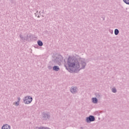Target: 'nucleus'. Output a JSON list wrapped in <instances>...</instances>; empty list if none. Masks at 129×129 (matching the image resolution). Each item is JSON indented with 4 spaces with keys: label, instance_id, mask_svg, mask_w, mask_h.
<instances>
[{
    "label": "nucleus",
    "instance_id": "obj_14",
    "mask_svg": "<svg viewBox=\"0 0 129 129\" xmlns=\"http://www.w3.org/2000/svg\"><path fill=\"white\" fill-rule=\"evenodd\" d=\"M123 3H124V4H126V5H129V0H122Z\"/></svg>",
    "mask_w": 129,
    "mask_h": 129
},
{
    "label": "nucleus",
    "instance_id": "obj_4",
    "mask_svg": "<svg viewBox=\"0 0 129 129\" xmlns=\"http://www.w3.org/2000/svg\"><path fill=\"white\" fill-rule=\"evenodd\" d=\"M70 91L72 94H76V93H78V88L76 86H72L71 87Z\"/></svg>",
    "mask_w": 129,
    "mask_h": 129
},
{
    "label": "nucleus",
    "instance_id": "obj_6",
    "mask_svg": "<svg viewBox=\"0 0 129 129\" xmlns=\"http://www.w3.org/2000/svg\"><path fill=\"white\" fill-rule=\"evenodd\" d=\"M2 129H11V125H9V124H4L3 125Z\"/></svg>",
    "mask_w": 129,
    "mask_h": 129
},
{
    "label": "nucleus",
    "instance_id": "obj_1",
    "mask_svg": "<svg viewBox=\"0 0 129 129\" xmlns=\"http://www.w3.org/2000/svg\"><path fill=\"white\" fill-rule=\"evenodd\" d=\"M67 64L68 67L66 64H64V66L71 73H78L80 70L85 69L87 65L86 60L80 56H78L76 59L69 56Z\"/></svg>",
    "mask_w": 129,
    "mask_h": 129
},
{
    "label": "nucleus",
    "instance_id": "obj_18",
    "mask_svg": "<svg viewBox=\"0 0 129 129\" xmlns=\"http://www.w3.org/2000/svg\"><path fill=\"white\" fill-rule=\"evenodd\" d=\"M48 69H49V70H51V69H52V66H48Z\"/></svg>",
    "mask_w": 129,
    "mask_h": 129
},
{
    "label": "nucleus",
    "instance_id": "obj_20",
    "mask_svg": "<svg viewBox=\"0 0 129 129\" xmlns=\"http://www.w3.org/2000/svg\"><path fill=\"white\" fill-rule=\"evenodd\" d=\"M37 16V18H40V15L38 14Z\"/></svg>",
    "mask_w": 129,
    "mask_h": 129
},
{
    "label": "nucleus",
    "instance_id": "obj_17",
    "mask_svg": "<svg viewBox=\"0 0 129 129\" xmlns=\"http://www.w3.org/2000/svg\"><path fill=\"white\" fill-rule=\"evenodd\" d=\"M109 33H110V34H113V30H112V29H109Z\"/></svg>",
    "mask_w": 129,
    "mask_h": 129
},
{
    "label": "nucleus",
    "instance_id": "obj_2",
    "mask_svg": "<svg viewBox=\"0 0 129 129\" xmlns=\"http://www.w3.org/2000/svg\"><path fill=\"white\" fill-rule=\"evenodd\" d=\"M23 101L25 104H30L33 101V98L30 96H27L24 98Z\"/></svg>",
    "mask_w": 129,
    "mask_h": 129
},
{
    "label": "nucleus",
    "instance_id": "obj_5",
    "mask_svg": "<svg viewBox=\"0 0 129 129\" xmlns=\"http://www.w3.org/2000/svg\"><path fill=\"white\" fill-rule=\"evenodd\" d=\"M95 120V117L94 116L90 115L89 117H87L86 118V121L87 123H89L92 121H94Z\"/></svg>",
    "mask_w": 129,
    "mask_h": 129
},
{
    "label": "nucleus",
    "instance_id": "obj_15",
    "mask_svg": "<svg viewBox=\"0 0 129 129\" xmlns=\"http://www.w3.org/2000/svg\"><path fill=\"white\" fill-rule=\"evenodd\" d=\"M19 37H20V39H21V40H22V41H24L25 40V38H24V37L23 36V35L22 34H20L19 35Z\"/></svg>",
    "mask_w": 129,
    "mask_h": 129
},
{
    "label": "nucleus",
    "instance_id": "obj_7",
    "mask_svg": "<svg viewBox=\"0 0 129 129\" xmlns=\"http://www.w3.org/2000/svg\"><path fill=\"white\" fill-rule=\"evenodd\" d=\"M52 69L53 71H56L58 72L59 70H60V68H59V66H55L53 67Z\"/></svg>",
    "mask_w": 129,
    "mask_h": 129
},
{
    "label": "nucleus",
    "instance_id": "obj_12",
    "mask_svg": "<svg viewBox=\"0 0 129 129\" xmlns=\"http://www.w3.org/2000/svg\"><path fill=\"white\" fill-rule=\"evenodd\" d=\"M37 44H38V46H43V42L41 40H38L37 41Z\"/></svg>",
    "mask_w": 129,
    "mask_h": 129
},
{
    "label": "nucleus",
    "instance_id": "obj_11",
    "mask_svg": "<svg viewBox=\"0 0 129 129\" xmlns=\"http://www.w3.org/2000/svg\"><path fill=\"white\" fill-rule=\"evenodd\" d=\"M111 91L112 92H113V93H116V92H117V90H116V88H115V87H113L111 89Z\"/></svg>",
    "mask_w": 129,
    "mask_h": 129
},
{
    "label": "nucleus",
    "instance_id": "obj_19",
    "mask_svg": "<svg viewBox=\"0 0 129 129\" xmlns=\"http://www.w3.org/2000/svg\"><path fill=\"white\" fill-rule=\"evenodd\" d=\"M17 99H18L17 102H20V101H21V98L18 97V98H17Z\"/></svg>",
    "mask_w": 129,
    "mask_h": 129
},
{
    "label": "nucleus",
    "instance_id": "obj_8",
    "mask_svg": "<svg viewBox=\"0 0 129 129\" xmlns=\"http://www.w3.org/2000/svg\"><path fill=\"white\" fill-rule=\"evenodd\" d=\"M61 61V59H60V58L59 57H56L54 60V63H60Z\"/></svg>",
    "mask_w": 129,
    "mask_h": 129
},
{
    "label": "nucleus",
    "instance_id": "obj_16",
    "mask_svg": "<svg viewBox=\"0 0 129 129\" xmlns=\"http://www.w3.org/2000/svg\"><path fill=\"white\" fill-rule=\"evenodd\" d=\"M41 12H38V11H36V13H35V17H37V16H38V15H40V13Z\"/></svg>",
    "mask_w": 129,
    "mask_h": 129
},
{
    "label": "nucleus",
    "instance_id": "obj_10",
    "mask_svg": "<svg viewBox=\"0 0 129 129\" xmlns=\"http://www.w3.org/2000/svg\"><path fill=\"white\" fill-rule=\"evenodd\" d=\"M118 34H119V30H118V29H115L114 30V34L115 35V36H117Z\"/></svg>",
    "mask_w": 129,
    "mask_h": 129
},
{
    "label": "nucleus",
    "instance_id": "obj_9",
    "mask_svg": "<svg viewBox=\"0 0 129 129\" xmlns=\"http://www.w3.org/2000/svg\"><path fill=\"white\" fill-rule=\"evenodd\" d=\"M92 101L93 103L96 104V103H97V102H98V100L96 97L92 98Z\"/></svg>",
    "mask_w": 129,
    "mask_h": 129
},
{
    "label": "nucleus",
    "instance_id": "obj_3",
    "mask_svg": "<svg viewBox=\"0 0 129 129\" xmlns=\"http://www.w3.org/2000/svg\"><path fill=\"white\" fill-rule=\"evenodd\" d=\"M51 118V115L49 112L43 113L41 116L42 120H48V119H50Z\"/></svg>",
    "mask_w": 129,
    "mask_h": 129
},
{
    "label": "nucleus",
    "instance_id": "obj_13",
    "mask_svg": "<svg viewBox=\"0 0 129 129\" xmlns=\"http://www.w3.org/2000/svg\"><path fill=\"white\" fill-rule=\"evenodd\" d=\"M14 105H15V106H19L20 105V102H15L13 103Z\"/></svg>",
    "mask_w": 129,
    "mask_h": 129
}]
</instances>
